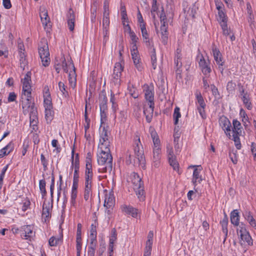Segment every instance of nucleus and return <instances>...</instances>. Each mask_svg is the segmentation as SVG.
Here are the masks:
<instances>
[{
	"mask_svg": "<svg viewBox=\"0 0 256 256\" xmlns=\"http://www.w3.org/2000/svg\"><path fill=\"white\" fill-rule=\"evenodd\" d=\"M148 105V108H147L146 105H144L143 109L144 114L146 116V120L148 122L150 123L151 122L153 116L154 105H152V107L150 106V104Z\"/></svg>",
	"mask_w": 256,
	"mask_h": 256,
	"instance_id": "16",
	"label": "nucleus"
},
{
	"mask_svg": "<svg viewBox=\"0 0 256 256\" xmlns=\"http://www.w3.org/2000/svg\"><path fill=\"white\" fill-rule=\"evenodd\" d=\"M240 134H232V140L234 142L235 146L237 149L240 150L241 148V144L239 136Z\"/></svg>",
	"mask_w": 256,
	"mask_h": 256,
	"instance_id": "38",
	"label": "nucleus"
},
{
	"mask_svg": "<svg viewBox=\"0 0 256 256\" xmlns=\"http://www.w3.org/2000/svg\"><path fill=\"white\" fill-rule=\"evenodd\" d=\"M150 58H151V62L152 64V68L154 70H156L157 66V60H156V49L152 48V53H150Z\"/></svg>",
	"mask_w": 256,
	"mask_h": 256,
	"instance_id": "33",
	"label": "nucleus"
},
{
	"mask_svg": "<svg viewBox=\"0 0 256 256\" xmlns=\"http://www.w3.org/2000/svg\"><path fill=\"white\" fill-rule=\"evenodd\" d=\"M132 48V49L131 50V52L134 63L138 64V62L140 61V58L137 50L136 45L134 44Z\"/></svg>",
	"mask_w": 256,
	"mask_h": 256,
	"instance_id": "28",
	"label": "nucleus"
},
{
	"mask_svg": "<svg viewBox=\"0 0 256 256\" xmlns=\"http://www.w3.org/2000/svg\"><path fill=\"white\" fill-rule=\"evenodd\" d=\"M144 97L148 102V104H150L152 107V105H154V92L152 88H150L148 86L144 90Z\"/></svg>",
	"mask_w": 256,
	"mask_h": 256,
	"instance_id": "14",
	"label": "nucleus"
},
{
	"mask_svg": "<svg viewBox=\"0 0 256 256\" xmlns=\"http://www.w3.org/2000/svg\"><path fill=\"white\" fill-rule=\"evenodd\" d=\"M233 129L232 134H241L242 126L240 122L236 120H234L232 122Z\"/></svg>",
	"mask_w": 256,
	"mask_h": 256,
	"instance_id": "26",
	"label": "nucleus"
},
{
	"mask_svg": "<svg viewBox=\"0 0 256 256\" xmlns=\"http://www.w3.org/2000/svg\"><path fill=\"white\" fill-rule=\"evenodd\" d=\"M243 216L244 218L248 222L250 220V219L253 218V216H252L250 212L248 210H246L243 213Z\"/></svg>",
	"mask_w": 256,
	"mask_h": 256,
	"instance_id": "64",
	"label": "nucleus"
},
{
	"mask_svg": "<svg viewBox=\"0 0 256 256\" xmlns=\"http://www.w3.org/2000/svg\"><path fill=\"white\" fill-rule=\"evenodd\" d=\"M12 145L11 144H8L5 147H4L3 148H2L0 150V157L2 158L5 156H7L8 154V152H7L8 148H12Z\"/></svg>",
	"mask_w": 256,
	"mask_h": 256,
	"instance_id": "54",
	"label": "nucleus"
},
{
	"mask_svg": "<svg viewBox=\"0 0 256 256\" xmlns=\"http://www.w3.org/2000/svg\"><path fill=\"white\" fill-rule=\"evenodd\" d=\"M160 147H157L154 148V158L155 161H158L160 159Z\"/></svg>",
	"mask_w": 256,
	"mask_h": 256,
	"instance_id": "53",
	"label": "nucleus"
},
{
	"mask_svg": "<svg viewBox=\"0 0 256 256\" xmlns=\"http://www.w3.org/2000/svg\"><path fill=\"white\" fill-rule=\"evenodd\" d=\"M62 235L58 238H56L54 236L51 237L48 241L50 246H56L58 243L62 241Z\"/></svg>",
	"mask_w": 256,
	"mask_h": 256,
	"instance_id": "32",
	"label": "nucleus"
},
{
	"mask_svg": "<svg viewBox=\"0 0 256 256\" xmlns=\"http://www.w3.org/2000/svg\"><path fill=\"white\" fill-rule=\"evenodd\" d=\"M114 194L111 192L106 194H105V198L104 202V206L107 209L112 208L114 204Z\"/></svg>",
	"mask_w": 256,
	"mask_h": 256,
	"instance_id": "18",
	"label": "nucleus"
},
{
	"mask_svg": "<svg viewBox=\"0 0 256 256\" xmlns=\"http://www.w3.org/2000/svg\"><path fill=\"white\" fill-rule=\"evenodd\" d=\"M198 64L204 74L207 75L211 72L210 62H206L203 56L200 58Z\"/></svg>",
	"mask_w": 256,
	"mask_h": 256,
	"instance_id": "13",
	"label": "nucleus"
},
{
	"mask_svg": "<svg viewBox=\"0 0 256 256\" xmlns=\"http://www.w3.org/2000/svg\"><path fill=\"white\" fill-rule=\"evenodd\" d=\"M168 161L170 165L172 166L174 170H176L178 168V164L175 159L174 156H170Z\"/></svg>",
	"mask_w": 256,
	"mask_h": 256,
	"instance_id": "43",
	"label": "nucleus"
},
{
	"mask_svg": "<svg viewBox=\"0 0 256 256\" xmlns=\"http://www.w3.org/2000/svg\"><path fill=\"white\" fill-rule=\"evenodd\" d=\"M201 170V166H197V167L195 168L194 170L192 182L194 186L197 184V182L200 183L202 180L201 176H200Z\"/></svg>",
	"mask_w": 256,
	"mask_h": 256,
	"instance_id": "21",
	"label": "nucleus"
},
{
	"mask_svg": "<svg viewBox=\"0 0 256 256\" xmlns=\"http://www.w3.org/2000/svg\"><path fill=\"white\" fill-rule=\"evenodd\" d=\"M99 102L100 110H102V111L107 110L108 99L106 94H101L100 95Z\"/></svg>",
	"mask_w": 256,
	"mask_h": 256,
	"instance_id": "22",
	"label": "nucleus"
},
{
	"mask_svg": "<svg viewBox=\"0 0 256 256\" xmlns=\"http://www.w3.org/2000/svg\"><path fill=\"white\" fill-rule=\"evenodd\" d=\"M210 88L212 94L214 96V98L217 99H220L221 96L218 88L214 84H211Z\"/></svg>",
	"mask_w": 256,
	"mask_h": 256,
	"instance_id": "45",
	"label": "nucleus"
},
{
	"mask_svg": "<svg viewBox=\"0 0 256 256\" xmlns=\"http://www.w3.org/2000/svg\"><path fill=\"white\" fill-rule=\"evenodd\" d=\"M92 196V190H84V198L86 201H88Z\"/></svg>",
	"mask_w": 256,
	"mask_h": 256,
	"instance_id": "61",
	"label": "nucleus"
},
{
	"mask_svg": "<svg viewBox=\"0 0 256 256\" xmlns=\"http://www.w3.org/2000/svg\"><path fill=\"white\" fill-rule=\"evenodd\" d=\"M46 204L45 203H44L43 204V208H42V216L45 217L46 218H48L50 215V206H49V204H48V206H46Z\"/></svg>",
	"mask_w": 256,
	"mask_h": 256,
	"instance_id": "44",
	"label": "nucleus"
},
{
	"mask_svg": "<svg viewBox=\"0 0 256 256\" xmlns=\"http://www.w3.org/2000/svg\"><path fill=\"white\" fill-rule=\"evenodd\" d=\"M46 182L44 180H41L39 182V187L42 197L44 196L46 194Z\"/></svg>",
	"mask_w": 256,
	"mask_h": 256,
	"instance_id": "36",
	"label": "nucleus"
},
{
	"mask_svg": "<svg viewBox=\"0 0 256 256\" xmlns=\"http://www.w3.org/2000/svg\"><path fill=\"white\" fill-rule=\"evenodd\" d=\"M117 240V232L116 229L113 228L111 230L109 240L108 251L111 254L114 252V244Z\"/></svg>",
	"mask_w": 256,
	"mask_h": 256,
	"instance_id": "17",
	"label": "nucleus"
},
{
	"mask_svg": "<svg viewBox=\"0 0 256 256\" xmlns=\"http://www.w3.org/2000/svg\"><path fill=\"white\" fill-rule=\"evenodd\" d=\"M22 105L24 114H26L30 113V124L36 125L37 120V109L34 106V102H32L31 94H22Z\"/></svg>",
	"mask_w": 256,
	"mask_h": 256,
	"instance_id": "1",
	"label": "nucleus"
},
{
	"mask_svg": "<svg viewBox=\"0 0 256 256\" xmlns=\"http://www.w3.org/2000/svg\"><path fill=\"white\" fill-rule=\"evenodd\" d=\"M219 123L222 128L224 130L226 134L230 136L229 132L230 131L231 124L228 119L224 116H222L220 118Z\"/></svg>",
	"mask_w": 256,
	"mask_h": 256,
	"instance_id": "10",
	"label": "nucleus"
},
{
	"mask_svg": "<svg viewBox=\"0 0 256 256\" xmlns=\"http://www.w3.org/2000/svg\"><path fill=\"white\" fill-rule=\"evenodd\" d=\"M31 72H28L23 79H22V94H31L32 88L30 84L31 82Z\"/></svg>",
	"mask_w": 256,
	"mask_h": 256,
	"instance_id": "9",
	"label": "nucleus"
},
{
	"mask_svg": "<svg viewBox=\"0 0 256 256\" xmlns=\"http://www.w3.org/2000/svg\"><path fill=\"white\" fill-rule=\"evenodd\" d=\"M133 184V188L139 200L143 201L145 199V192L144 184L142 178L136 173L134 172L132 180Z\"/></svg>",
	"mask_w": 256,
	"mask_h": 256,
	"instance_id": "4",
	"label": "nucleus"
},
{
	"mask_svg": "<svg viewBox=\"0 0 256 256\" xmlns=\"http://www.w3.org/2000/svg\"><path fill=\"white\" fill-rule=\"evenodd\" d=\"M180 132L178 131L174 132V143L175 144V148H176V147L178 148V142L179 138L180 137Z\"/></svg>",
	"mask_w": 256,
	"mask_h": 256,
	"instance_id": "57",
	"label": "nucleus"
},
{
	"mask_svg": "<svg viewBox=\"0 0 256 256\" xmlns=\"http://www.w3.org/2000/svg\"><path fill=\"white\" fill-rule=\"evenodd\" d=\"M112 82L116 86H118L120 84L121 76L112 74Z\"/></svg>",
	"mask_w": 256,
	"mask_h": 256,
	"instance_id": "51",
	"label": "nucleus"
},
{
	"mask_svg": "<svg viewBox=\"0 0 256 256\" xmlns=\"http://www.w3.org/2000/svg\"><path fill=\"white\" fill-rule=\"evenodd\" d=\"M136 159H134V165L140 166L145 168V158L143 147H134Z\"/></svg>",
	"mask_w": 256,
	"mask_h": 256,
	"instance_id": "6",
	"label": "nucleus"
},
{
	"mask_svg": "<svg viewBox=\"0 0 256 256\" xmlns=\"http://www.w3.org/2000/svg\"><path fill=\"white\" fill-rule=\"evenodd\" d=\"M239 214L238 210H234L230 214V222L236 226H240Z\"/></svg>",
	"mask_w": 256,
	"mask_h": 256,
	"instance_id": "23",
	"label": "nucleus"
},
{
	"mask_svg": "<svg viewBox=\"0 0 256 256\" xmlns=\"http://www.w3.org/2000/svg\"><path fill=\"white\" fill-rule=\"evenodd\" d=\"M236 84L232 80L228 82L226 85V90L228 92H232L234 90L236 87Z\"/></svg>",
	"mask_w": 256,
	"mask_h": 256,
	"instance_id": "55",
	"label": "nucleus"
},
{
	"mask_svg": "<svg viewBox=\"0 0 256 256\" xmlns=\"http://www.w3.org/2000/svg\"><path fill=\"white\" fill-rule=\"evenodd\" d=\"M244 104L245 106L249 110H250L252 108V104L250 102L249 96L247 92L244 94L242 98Z\"/></svg>",
	"mask_w": 256,
	"mask_h": 256,
	"instance_id": "30",
	"label": "nucleus"
},
{
	"mask_svg": "<svg viewBox=\"0 0 256 256\" xmlns=\"http://www.w3.org/2000/svg\"><path fill=\"white\" fill-rule=\"evenodd\" d=\"M110 141H105L104 142H100V144H98V149L100 150V152H110Z\"/></svg>",
	"mask_w": 256,
	"mask_h": 256,
	"instance_id": "25",
	"label": "nucleus"
},
{
	"mask_svg": "<svg viewBox=\"0 0 256 256\" xmlns=\"http://www.w3.org/2000/svg\"><path fill=\"white\" fill-rule=\"evenodd\" d=\"M134 147H142L140 136L138 135L134 137Z\"/></svg>",
	"mask_w": 256,
	"mask_h": 256,
	"instance_id": "62",
	"label": "nucleus"
},
{
	"mask_svg": "<svg viewBox=\"0 0 256 256\" xmlns=\"http://www.w3.org/2000/svg\"><path fill=\"white\" fill-rule=\"evenodd\" d=\"M97 157L98 162L101 166L99 172L110 173L112 168V157L110 153L100 152Z\"/></svg>",
	"mask_w": 256,
	"mask_h": 256,
	"instance_id": "2",
	"label": "nucleus"
},
{
	"mask_svg": "<svg viewBox=\"0 0 256 256\" xmlns=\"http://www.w3.org/2000/svg\"><path fill=\"white\" fill-rule=\"evenodd\" d=\"M196 97L198 102V103L199 104L198 107H201L202 108H205L206 106V104H205L204 99L200 93V92L198 90H196L195 93Z\"/></svg>",
	"mask_w": 256,
	"mask_h": 256,
	"instance_id": "27",
	"label": "nucleus"
},
{
	"mask_svg": "<svg viewBox=\"0 0 256 256\" xmlns=\"http://www.w3.org/2000/svg\"><path fill=\"white\" fill-rule=\"evenodd\" d=\"M20 236L25 240H31L34 236L35 232L33 231V226L30 225H26L20 228Z\"/></svg>",
	"mask_w": 256,
	"mask_h": 256,
	"instance_id": "8",
	"label": "nucleus"
},
{
	"mask_svg": "<svg viewBox=\"0 0 256 256\" xmlns=\"http://www.w3.org/2000/svg\"><path fill=\"white\" fill-rule=\"evenodd\" d=\"M82 225L78 223L77 226L76 236V238H82Z\"/></svg>",
	"mask_w": 256,
	"mask_h": 256,
	"instance_id": "63",
	"label": "nucleus"
},
{
	"mask_svg": "<svg viewBox=\"0 0 256 256\" xmlns=\"http://www.w3.org/2000/svg\"><path fill=\"white\" fill-rule=\"evenodd\" d=\"M67 23L70 31L72 32L74 28L75 14L74 10L70 8L66 15Z\"/></svg>",
	"mask_w": 256,
	"mask_h": 256,
	"instance_id": "12",
	"label": "nucleus"
},
{
	"mask_svg": "<svg viewBox=\"0 0 256 256\" xmlns=\"http://www.w3.org/2000/svg\"><path fill=\"white\" fill-rule=\"evenodd\" d=\"M72 166L74 167V168H80V162H79V158H78V154H76V157H75V158L74 160V149L72 150Z\"/></svg>",
	"mask_w": 256,
	"mask_h": 256,
	"instance_id": "31",
	"label": "nucleus"
},
{
	"mask_svg": "<svg viewBox=\"0 0 256 256\" xmlns=\"http://www.w3.org/2000/svg\"><path fill=\"white\" fill-rule=\"evenodd\" d=\"M157 2L156 0H152V6L151 9V14L152 16L154 19L156 18V12H157L158 10V8L156 4Z\"/></svg>",
	"mask_w": 256,
	"mask_h": 256,
	"instance_id": "46",
	"label": "nucleus"
},
{
	"mask_svg": "<svg viewBox=\"0 0 256 256\" xmlns=\"http://www.w3.org/2000/svg\"><path fill=\"white\" fill-rule=\"evenodd\" d=\"M126 26L128 28V32L130 35V38L132 42V44L136 45V43L138 40V38L136 36L134 32L132 31L130 25L128 24Z\"/></svg>",
	"mask_w": 256,
	"mask_h": 256,
	"instance_id": "40",
	"label": "nucleus"
},
{
	"mask_svg": "<svg viewBox=\"0 0 256 256\" xmlns=\"http://www.w3.org/2000/svg\"><path fill=\"white\" fill-rule=\"evenodd\" d=\"M100 142L110 141L108 140V130L105 127L102 128V130L100 134Z\"/></svg>",
	"mask_w": 256,
	"mask_h": 256,
	"instance_id": "37",
	"label": "nucleus"
},
{
	"mask_svg": "<svg viewBox=\"0 0 256 256\" xmlns=\"http://www.w3.org/2000/svg\"><path fill=\"white\" fill-rule=\"evenodd\" d=\"M58 86L60 90L62 92L63 94L66 97L68 96V92L66 90V86L64 84L61 82H58Z\"/></svg>",
	"mask_w": 256,
	"mask_h": 256,
	"instance_id": "56",
	"label": "nucleus"
},
{
	"mask_svg": "<svg viewBox=\"0 0 256 256\" xmlns=\"http://www.w3.org/2000/svg\"><path fill=\"white\" fill-rule=\"evenodd\" d=\"M229 157L234 164L238 162L237 151L234 150L229 152Z\"/></svg>",
	"mask_w": 256,
	"mask_h": 256,
	"instance_id": "39",
	"label": "nucleus"
},
{
	"mask_svg": "<svg viewBox=\"0 0 256 256\" xmlns=\"http://www.w3.org/2000/svg\"><path fill=\"white\" fill-rule=\"evenodd\" d=\"M180 111V109L179 108L176 107L174 108L173 116L174 120V124L176 125L178 124V118L181 116V114Z\"/></svg>",
	"mask_w": 256,
	"mask_h": 256,
	"instance_id": "41",
	"label": "nucleus"
},
{
	"mask_svg": "<svg viewBox=\"0 0 256 256\" xmlns=\"http://www.w3.org/2000/svg\"><path fill=\"white\" fill-rule=\"evenodd\" d=\"M82 246V238H76V256H80Z\"/></svg>",
	"mask_w": 256,
	"mask_h": 256,
	"instance_id": "47",
	"label": "nucleus"
},
{
	"mask_svg": "<svg viewBox=\"0 0 256 256\" xmlns=\"http://www.w3.org/2000/svg\"><path fill=\"white\" fill-rule=\"evenodd\" d=\"M162 10L161 14L160 15V21L161 24H168L167 23V18L164 14V8H162Z\"/></svg>",
	"mask_w": 256,
	"mask_h": 256,
	"instance_id": "60",
	"label": "nucleus"
},
{
	"mask_svg": "<svg viewBox=\"0 0 256 256\" xmlns=\"http://www.w3.org/2000/svg\"><path fill=\"white\" fill-rule=\"evenodd\" d=\"M212 52L214 57V59L216 62V64H222V62H223L222 55L219 50L216 48V46L214 44H213L212 46Z\"/></svg>",
	"mask_w": 256,
	"mask_h": 256,
	"instance_id": "20",
	"label": "nucleus"
},
{
	"mask_svg": "<svg viewBox=\"0 0 256 256\" xmlns=\"http://www.w3.org/2000/svg\"><path fill=\"white\" fill-rule=\"evenodd\" d=\"M52 108H45V118L48 122H50L53 119L54 112Z\"/></svg>",
	"mask_w": 256,
	"mask_h": 256,
	"instance_id": "29",
	"label": "nucleus"
},
{
	"mask_svg": "<svg viewBox=\"0 0 256 256\" xmlns=\"http://www.w3.org/2000/svg\"><path fill=\"white\" fill-rule=\"evenodd\" d=\"M223 30V34L225 36H228L230 34V30L228 28L226 22H223L220 24Z\"/></svg>",
	"mask_w": 256,
	"mask_h": 256,
	"instance_id": "59",
	"label": "nucleus"
},
{
	"mask_svg": "<svg viewBox=\"0 0 256 256\" xmlns=\"http://www.w3.org/2000/svg\"><path fill=\"white\" fill-rule=\"evenodd\" d=\"M40 16L44 28H46L48 26V23L50 22V18L48 17V11L44 7H40Z\"/></svg>",
	"mask_w": 256,
	"mask_h": 256,
	"instance_id": "15",
	"label": "nucleus"
},
{
	"mask_svg": "<svg viewBox=\"0 0 256 256\" xmlns=\"http://www.w3.org/2000/svg\"><path fill=\"white\" fill-rule=\"evenodd\" d=\"M224 8H222L220 9H218V15L219 17V20L220 21V24L223 22H226V14L224 12Z\"/></svg>",
	"mask_w": 256,
	"mask_h": 256,
	"instance_id": "35",
	"label": "nucleus"
},
{
	"mask_svg": "<svg viewBox=\"0 0 256 256\" xmlns=\"http://www.w3.org/2000/svg\"><path fill=\"white\" fill-rule=\"evenodd\" d=\"M109 25H110L109 12H104L102 26H103V27H109Z\"/></svg>",
	"mask_w": 256,
	"mask_h": 256,
	"instance_id": "42",
	"label": "nucleus"
},
{
	"mask_svg": "<svg viewBox=\"0 0 256 256\" xmlns=\"http://www.w3.org/2000/svg\"><path fill=\"white\" fill-rule=\"evenodd\" d=\"M124 68L120 62H116L115 64L114 68V74L116 75H122V72L123 71Z\"/></svg>",
	"mask_w": 256,
	"mask_h": 256,
	"instance_id": "34",
	"label": "nucleus"
},
{
	"mask_svg": "<svg viewBox=\"0 0 256 256\" xmlns=\"http://www.w3.org/2000/svg\"><path fill=\"white\" fill-rule=\"evenodd\" d=\"M38 53L42 66L46 67L50 64V52L47 43H42L39 46Z\"/></svg>",
	"mask_w": 256,
	"mask_h": 256,
	"instance_id": "5",
	"label": "nucleus"
},
{
	"mask_svg": "<svg viewBox=\"0 0 256 256\" xmlns=\"http://www.w3.org/2000/svg\"><path fill=\"white\" fill-rule=\"evenodd\" d=\"M54 176H52V182L50 186V196L52 198V201H53V196H54Z\"/></svg>",
	"mask_w": 256,
	"mask_h": 256,
	"instance_id": "58",
	"label": "nucleus"
},
{
	"mask_svg": "<svg viewBox=\"0 0 256 256\" xmlns=\"http://www.w3.org/2000/svg\"><path fill=\"white\" fill-rule=\"evenodd\" d=\"M62 68L64 72H68V81L70 86L74 88L76 86V68L72 62H70L68 64L66 62V59L64 56L62 58Z\"/></svg>",
	"mask_w": 256,
	"mask_h": 256,
	"instance_id": "3",
	"label": "nucleus"
},
{
	"mask_svg": "<svg viewBox=\"0 0 256 256\" xmlns=\"http://www.w3.org/2000/svg\"><path fill=\"white\" fill-rule=\"evenodd\" d=\"M237 232L240 235L242 240L244 242H246L248 244H252V239L248 232L246 230L245 224L241 222L237 230Z\"/></svg>",
	"mask_w": 256,
	"mask_h": 256,
	"instance_id": "7",
	"label": "nucleus"
},
{
	"mask_svg": "<svg viewBox=\"0 0 256 256\" xmlns=\"http://www.w3.org/2000/svg\"><path fill=\"white\" fill-rule=\"evenodd\" d=\"M160 29V34H161V38L162 40V42L164 45L166 44L167 42H168V24H161Z\"/></svg>",
	"mask_w": 256,
	"mask_h": 256,
	"instance_id": "19",
	"label": "nucleus"
},
{
	"mask_svg": "<svg viewBox=\"0 0 256 256\" xmlns=\"http://www.w3.org/2000/svg\"><path fill=\"white\" fill-rule=\"evenodd\" d=\"M116 98L114 93L111 90L110 102L112 104V108L114 110H116L118 105L116 102Z\"/></svg>",
	"mask_w": 256,
	"mask_h": 256,
	"instance_id": "50",
	"label": "nucleus"
},
{
	"mask_svg": "<svg viewBox=\"0 0 256 256\" xmlns=\"http://www.w3.org/2000/svg\"><path fill=\"white\" fill-rule=\"evenodd\" d=\"M122 211L126 214L131 215L133 218H136L138 215V210L131 206H124L122 207Z\"/></svg>",
	"mask_w": 256,
	"mask_h": 256,
	"instance_id": "24",
	"label": "nucleus"
},
{
	"mask_svg": "<svg viewBox=\"0 0 256 256\" xmlns=\"http://www.w3.org/2000/svg\"><path fill=\"white\" fill-rule=\"evenodd\" d=\"M44 99L45 108H53L50 94L48 86H45L44 88Z\"/></svg>",
	"mask_w": 256,
	"mask_h": 256,
	"instance_id": "11",
	"label": "nucleus"
},
{
	"mask_svg": "<svg viewBox=\"0 0 256 256\" xmlns=\"http://www.w3.org/2000/svg\"><path fill=\"white\" fill-rule=\"evenodd\" d=\"M144 42L146 44V47L148 48L150 54L152 53V48H154L152 41H150L149 38H146V40Z\"/></svg>",
	"mask_w": 256,
	"mask_h": 256,
	"instance_id": "52",
	"label": "nucleus"
},
{
	"mask_svg": "<svg viewBox=\"0 0 256 256\" xmlns=\"http://www.w3.org/2000/svg\"><path fill=\"white\" fill-rule=\"evenodd\" d=\"M140 28L144 41V40H146V38H149L148 33L146 30V24H140Z\"/></svg>",
	"mask_w": 256,
	"mask_h": 256,
	"instance_id": "48",
	"label": "nucleus"
},
{
	"mask_svg": "<svg viewBox=\"0 0 256 256\" xmlns=\"http://www.w3.org/2000/svg\"><path fill=\"white\" fill-rule=\"evenodd\" d=\"M98 225L97 220H96L94 223L91 225V228L90 230V236H96V226Z\"/></svg>",
	"mask_w": 256,
	"mask_h": 256,
	"instance_id": "49",
	"label": "nucleus"
}]
</instances>
